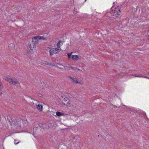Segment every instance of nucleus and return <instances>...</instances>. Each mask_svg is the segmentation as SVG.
<instances>
[{
    "instance_id": "obj_17",
    "label": "nucleus",
    "mask_w": 149,
    "mask_h": 149,
    "mask_svg": "<svg viewBox=\"0 0 149 149\" xmlns=\"http://www.w3.org/2000/svg\"><path fill=\"white\" fill-rule=\"evenodd\" d=\"M11 123H12L13 125H15L16 124V123H17V121H15L14 120H13L12 119H11Z\"/></svg>"
},
{
    "instance_id": "obj_4",
    "label": "nucleus",
    "mask_w": 149,
    "mask_h": 149,
    "mask_svg": "<svg viewBox=\"0 0 149 149\" xmlns=\"http://www.w3.org/2000/svg\"><path fill=\"white\" fill-rule=\"evenodd\" d=\"M64 101H66L68 100V102H63L62 104L63 105H65L68 106L70 104V101L68 99V98L67 97H65L64 98Z\"/></svg>"
},
{
    "instance_id": "obj_5",
    "label": "nucleus",
    "mask_w": 149,
    "mask_h": 149,
    "mask_svg": "<svg viewBox=\"0 0 149 149\" xmlns=\"http://www.w3.org/2000/svg\"><path fill=\"white\" fill-rule=\"evenodd\" d=\"M120 13L121 12L119 11L115 14L113 13V16H114L116 17H118L120 18L121 17V15H120Z\"/></svg>"
},
{
    "instance_id": "obj_36",
    "label": "nucleus",
    "mask_w": 149,
    "mask_h": 149,
    "mask_svg": "<svg viewBox=\"0 0 149 149\" xmlns=\"http://www.w3.org/2000/svg\"><path fill=\"white\" fill-rule=\"evenodd\" d=\"M58 65H61V64H59V63H58Z\"/></svg>"
},
{
    "instance_id": "obj_25",
    "label": "nucleus",
    "mask_w": 149,
    "mask_h": 149,
    "mask_svg": "<svg viewBox=\"0 0 149 149\" xmlns=\"http://www.w3.org/2000/svg\"><path fill=\"white\" fill-rule=\"evenodd\" d=\"M7 120L11 124V121H10V119L8 118H7Z\"/></svg>"
},
{
    "instance_id": "obj_1",
    "label": "nucleus",
    "mask_w": 149,
    "mask_h": 149,
    "mask_svg": "<svg viewBox=\"0 0 149 149\" xmlns=\"http://www.w3.org/2000/svg\"><path fill=\"white\" fill-rule=\"evenodd\" d=\"M29 47L31 50H33V49L36 48L37 44L39 42L36 36L29 38L28 39Z\"/></svg>"
},
{
    "instance_id": "obj_11",
    "label": "nucleus",
    "mask_w": 149,
    "mask_h": 149,
    "mask_svg": "<svg viewBox=\"0 0 149 149\" xmlns=\"http://www.w3.org/2000/svg\"><path fill=\"white\" fill-rule=\"evenodd\" d=\"M56 115L58 117H60L61 116H64V114L63 113L60 112L58 111L56 112Z\"/></svg>"
},
{
    "instance_id": "obj_3",
    "label": "nucleus",
    "mask_w": 149,
    "mask_h": 149,
    "mask_svg": "<svg viewBox=\"0 0 149 149\" xmlns=\"http://www.w3.org/2000/svg\"><path fill=\"white\" fill-rule=\"evenodd\" d=\"M12 80L11 83L14 85H15L16 84H20V83L15 78L14 79H12Z\"/></svg>"
},
{
    "instance_id": "obj_31",
    "label": "nucleus",
    "mask_w": 149,
    "mask_h": 149,
    "mask_svg": "<svg viewBox=\"0 0 149 149\" xmlns=\"http://www.w3.org/2000/svg\"><path fill=\"white\" fill-rule=\"evenodd\" d=\"M38 125L40 126H41V123H40L39 124H38Z\"/></svg>"
},
{
    "instance_id": "obj_19",
    "label": "nucleus",
    "mask_w": 149,
    "mask_h": 149,
    "mask_svg": "<svg viewBox=\"0 0 149 149\" xmlns=\"http://www.w3.org/2000/svg\"><path fill=\"white\" fill-rule=\"evenodd\" d=\"M64 67L66 69V70H70V69H69V66H67L66 65H63Z\"/></svg>"
},
{
    "instance_id": "obj_29",
    "label": "nucleus",
    "mask_w": 149,
    "mask_h": 149,
    "mask_svg": "<svg viewBox=\"0 0 149 149\" xmlns=\"http://www.w3.org/2000/svg\"><path fill=\"white\" fill-rule=\"evenodd\" d=\"M58 49L57 48H54V49H55V50H56V51H57V49Z\"/></svg>"
},
{
    "instance_id": "obj_16",
    "label": "nucleus",
    "mask_w": 149,
    "mask_h": 149,
    "mask_svg": "<svg viewBox=\"0 0 149 149\" xmlns=\"http://www.w3.org/2000/svg\"><path fill=\"white\" fill-rule=\"evenodd\" d=\"M142 115H143V116H146L147 118L148 119V118H147V117L146 116V113L145 112H144L143 111H140V113Z\"/></svg>"
},
{
    "instance_id": "obj_26",
    "label": "nucleus",
    "mask_w": 149,
    "mask_h": 149,
    "mask_svg": "<svg viewBox=\"0 0 149 149\" xmlns=\"http://www.w3.org/2000/svg\"><path fill=\"white\" fill-rule=\"evenodd\" d=\"M122 107H123L124 108H125L126 107V106L125 105H123Z\"/></svg>"
},
{
    "instance_id": "obj_22",
    "label": "nucleus",
    "mask_w": 149,
    "mask_h": 149,
    "mask_svg": "<svg viewBox=\"0 0 149 149\" xmlns=\"http://www.w3.org/2000/svg\"><path fill=\"white\" fill-rule=\"evenodd\" d=\"M56 65H57V64H55L54 63H52L51 64V65H52V66H54L56 67Z\"/></svg>"
},
{
    "instance_id": "obj_35",
    "label": "nucleus",
    "mask_w": 149,
    "mask_h": 149,
    "mask_svg": "<svg viewBox=\"0 0 149 149\" xmlns=\"http://www.w3.org/2000/svg\"><path fill=\"white\" fill-rule=\"evenodd\" d=\"M47 63V62H46V63Z\"/></svg>"
},
{
    "instance_id": "obj_20",
    "label": "nucleus",
    "mask_w": 149,
    "mask_h": 149,
    "mask_svg": "<svg viewBox=\"0 0 149 149\" xmlns=\"http://www.w3.org/2000/svg\"><path fill=\"white\" fill-rule=\"evenodd\" d=\"M72 53V52H71L70 53H67L68 57V58H70L71 57Z\"/></svg>"
},
{
    "instance_id": "obj_10",
    "label": "nucleus",
    "mask_w": 149,
    "mask_h": 149,
    "mask_svg": "<svg viewBox=\"0 0 149 149\" xmlns=\"http://www.w3.org/2000/svg\"><path fill=\"white\" fill-rule=\"evenodd\" d=\"M37 108L40 111H42V106L40 104H38L37 105Z\"/></svg>"
},
{
    "instance_id": "obj_7",
    "label": "nucleus",
    "mask_w": 149,
    "mask_h": 149,
    "mask_svg": "<svg viewBox=\"0 0 149 149\" xmlns=\"http://www.w3.org/2000/svg\"><path fill=\"white\" fill-rule=\"evenodd\" d=\"M72 58L73 60H79L80 59L79 58V57L77 55H72Z\"/></svg>"
},
{
    "instance_id": "obj_9",
    "label": "nucleus",
    "mask_w": 149,
    "mask_h": 149,
    "mask_svg": "<svg viewBox=\"0 0 149 149\" xmlns=\"http://www.w3.org/2000/svg\"><path fill=\"white\" fill-rule=\"evenodd\" d=\"M12 78H11L10 76H8V77L5 78V79L6 81H7L10 83H11L12 81Z\"/></svg>"
},
{
    "instance_id": "obj_2",
    "label": "nucleus",
    "mask_w": 149,
    "mask_h": 149,
    "mask_svg": "<svg viewBox=\"0 0 149 149\" xmlns=\"http://www.w3.org/2000/svg\"><path fill=\"white\" fill-rule=\"evenodd\" d=\"M38 42H40V40H46L47 39V38L45 37L44 36H36Z\"/></svg>"
},
{
    "instance_id": "obj_28",
    "label": "nucleus",
    "mask_w": 149,
    "mask_h": 149,
    "mask_svg": "<svg viewBox=\"0 0 149 149\" xmlns=\"http://www.w3.org/2000/svg\"><path fill=\"white\" fill-rule=\"evenodd\" d=\"M68 77L71 79L72 80V79H73L72 78V77L70 76Z\"/></svg>"
},
{
    "instance_id": "obj_12",
    "label": "nucleus",
    "mask_w": 149,
    "mask_h": 149,
    "mask_svg": "<svg viewBox=\"0 0 149 149\" xmlns=\"http://www.w3.org/2000/svg\"><path fill=\"white\" fill-rule=\"evenodd\" d=\"M61 44H63L62 41L61 40H59L57 45L58 47L60 49H61V48L60 47V46L61 45Z\"/></svg>"
},
{
    "instance_id": "obj_8",
    "label": "nucleus",
    "mask_w": 149,
    "mask_h": 149,
    "mask_svg": "<svg viewBox=\"0 0 149 149\" xmlns=\"http://www.w3.org/2000/svg\"><path fill=\"white\" fill-rule=\"evenodd\" d=\"M119 11H120V10L119 9V6L117 8H115V9L114 10L112 11V13H117V12H119Z\"/></svg>"
},
{
    "instance_id": "obj_14",
    "label": "nucleus",
    "mask_w": 149,
    "mask_h": 149,
    "mask_svg": "<svg viewBox=\"0 0 149 149\" xmlns=\"http://www.w3.org/2000/svg\"><path fill=\"white\" fill-rule=\"evenodd\" d=\"M3 88V86L2 82L0 81V95L2 94L1 93V89Z\"/></svg>"
},
{
    "instance_id": "obj_33",
    "label": "nucleus",
    "mask_w": 149,
    "mask_h": 149,
    "mask_svg": "<svg viewBox=\"0 0 149 149\" xmlns=\"http://www.w3.org/2000/svg\"><path fill=\"white\" fill-rule=\"evenodd\" d=\"M64 101L65 102H68V100H65V101Z\"/></svg>"
},
{
    "instance_id": "obj_24",
    "label": "nucleus",
    "mask_w": 149,
    "mask_h": 149,
    "mask_svg": "<svg viewBox=\"0 0 149 149\" xmlns=\"http://www.w3.org/2000/svg\"><path fill=\"white\" fill-rule=\"evenodd\" d=\"M60 49H60V48H58V49H57V51H56V52H57V53L60 52Z\"/></svg>"
},
{
    "instance_id": "obj_34",
    "label": "nucleus",
    "mask_w": 149,
    "mask_h": 149,
    "mask_svg": "<svg viewBox=\"0 0 149 149\" xmlns=\"http://www.w3.org/2000/svg\"><path fill=\"white\" fill-rule=\"evenodd\" d=\"M121 107V106H119L118 107V108H120V107Z\"/></svg>"
},
{
    "instance_id": "obj_15",
    "label": "nucleus",
    "mask_w": 149,
    "mask_h": 149,
    "mask_svg": "<svg viewBox=\"0 0 149 149\" xmlns=\"http://www.w3.org/2000/svg\"><path fill=\"white\" fill-rule=\"evenodd\" d=\"M71 68L72 70H76L78 69L79 70H79L78 69H77V68L76 67H73L72 66H70L69 67V69Z\"/></svg>"
},
{
    "instance_id": "obj_13",
    "label": "nucleus",
    "mask_w": 149,
    "mask_h": 149,
    "mask_svg": "<svg viewBox=\"0 0 149 149\" xmlns=\"http://www.w3.org/2000/svg\"><path fill=\"white\" fill-rule=\"evenodd\" d=\"M133 76H134L135 77H144L142 74H134L133 75Z\"/></svg>"
},
{
    "instance_id": "obj_27",
    "label": "nucleus",
    "mask_w": 149,
    "mask_h": 149,
    "mask_svg": "<svg viewBox=\"0 0 149 149\" xmlns=\"http://www.w3.org/2000/svg\"><path fill=\"white\" fill-rule=\"evenodd\" d=\"M113 107L114 108H115V107H117V106H116V105H113Z\"/></svg>"
},
{
    "instance_id": "obj_23",
    "label": "nucleus",
    "mask_w": 149,
    "mask_h": 149,
    "mask_svg": "<svg viewBox=\"0 0 149 149\" xmlns=\"http://www.w3.org/2000/svg\"><path fill=\"white\" fill-rule=\"evenodd\" d=\"M45 64H46V65H51V63H45Z\"/></svg>"
},
{
    "instance_id": "obj_32",
    "label": "nucleus",
    "mask_w": 149,
    "mask_h": 149,
    "mask_svg": "<svg viewBox=\"0 0 149 149\" xmlns=\"http://www.w3.org/2000/svg\"><path fill=\"white\" fill-rule=\"evenodd\" d=\"M73 139H76L75 137H74H74H73Z\"/></svg>"
},
{
    "instance_id": "obj_6",
    "label": "nucleus",
    "mask_w": 149,
    "mask_h": 149,
    "mask_svg": "<svg viewBox=\"0 0 149 149\" xmlns=\"http://www.w3.org/2000/svg\"><path fill=\"white\" fill-rule=\"evenodd\" d=\"M49 54L50 55H53L54 54L57 53V52H56V50L54 49V48H52L49 51Z\"/></svg>"
},
{
    "instance_id": "obj_18",
    "label": "nucleus",
    "mask_w": 149,
    "mask_h": 149,
    "mask_svg": "<svg viewBox=\"0 0 149 149\" xmlns=\"http://www.w3.org/2000/svg\"><path fill=\"white\" fill-rule=\"evenodd\" d=\"M72 81L73 82H74V83H76L77 84L79 83V82L77 81V80L76 79H72Z\"/></svg>"
},
{
    "instance_id": "obj_21",
    "label": "nucleus",
    "mask_w": 149,
    "mask_h": 149,
    "mask_svg": "<svg viewBox=\"0 0 149 149\" xmlns=\"http://www.w3.org/2000/svg\"><path fill=\"white\" fill-rule=\"evenodd\" d=\"M19 142L17 140H15L14 141V143L15 144H17Z\"/></svg>"
},
{
    "instance_id": "obj_30",
    "label": "nucleus",
    "mask_w": 149,
    "mask_h": 149,
    "mask_svg": "<svg viewBox=\"0 0 149 149\" xmlns=\"http://www.w3.org/2000/svg\"><path fill=\"white\" fill-rule=\"evenodd\" d=\"M56 67H57V68H59V69H62V68H59V67L58 66H56Z\"/></svg>"
},
{
    "instance_id": "obj_37",
    "label": "nucleus",
    "mask_w": 149,
    "mask_h": 149,
    "mask_svg": "<svg viewBox=\"0 0 149 149\" xmlns=\"http://www.w3.org/2000/svg\"><path fill=\"white\" fill-rule=\"evenodd\" d=\"M148 31H149V29L148 30Z\"/></svg>"
}]
</instances>
